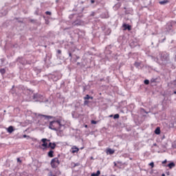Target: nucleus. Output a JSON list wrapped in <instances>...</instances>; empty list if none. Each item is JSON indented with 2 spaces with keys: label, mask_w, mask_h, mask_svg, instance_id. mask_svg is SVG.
Instances as JSON below:
<instances>
[{
  "label": "nucleus",
  "mask_w": 176,
  "mask_h": 176,
  "mask_svg": "<svg viewBox=\"0 0 176 176\" xmlns=\"http://www.w3.org/2000/svg\"><path fill=\"white\" fill-rule=\"evenodd\" d=\"M35 14H36V15H38V11H36Z\"/></svg>",
  "instance_id": "3c124183"
},
{
  "label": "nucleus",
  "mask_w": 176,
  "mask_h": 176,
  "mask_svg": "<svg viewBox=\"0 0 176 176\" xmlns=\"http://www.w3.org/2000/svg\"><path fill=\"white\" fill-rule=\"evenodd\" d=\"M121 7V3H118L116 4V6H113V10L117 11L118 10H119V8Z\"/></svg>",
  "instance_id": "6ab92c4d"
},
{
  "label": "nucleus",
  "mask_w": 176,
  "mask_h": 176,
  "mask_svg": "<svg viewBox=\"0 0 176 176\" xmlns=\"http://www.w3.org/2000/svg\"><path fill=\"white\" fill-rule=\"evenodd\" d=\"M174 94H176V90L174 91Z\"/></svg>",
  "instance_id": "4d7b16f0"
},
{
  "label": "nucleus",
  "mask_w": 176,
  "mask_h": 176,
  "mask_svg": "<svg viewBox=\"0 0 176 176\" xmlns=\"http://www.w3.org/2000/svg\"><path fill=\"white\" fill-rule=\"evenodd\" d=\"M61 78L60 73H55L51 75V79L53 80L54 82H56Z\"/></svg>",
  "instance_id": "0eeeda50"
},
{
  "label": "nucleus",
  "mask_w": 176,
  "mask_h": 176,
  "mask_svg": "<svg viewBox=\"0 0 176 176\" xmlns=\"http://www.w3.org/2000/svg\"><path fill=\"white\" fill-rule=\"evenodd\" d=\"M64 128L65 126L61 124L60 120L50 122V125H48V129L53 130L54 131H61Z\"/></svg>",
  "instance_id": "f257e3e1"
},
{
  "label": "nucleus",
  "mask_w": 176,
  "mask_h": 176,
  "mask_svg": "<svg viewBox=\"0 0 176 176\" xmlns=\"http://www.w3.org/2000/svg\"><path fill=\"white\" fill-rule=\"evenodd\" d=\"M32 99L33 100H34V102H44V103H47V102H49V100L46 99L43 96L38 94H33Z\"/></svg>",
  "instance_id": "20e7f679"
},
{
  "label": "nucleus",
  "mask_w": 176,
  "mask_h": 176,
  "mask_svg": "<svg viewBox=\"0 0 176 176\" xmlns=\"http://www.w3.org/2000/svg\"><path fill=\"white\" fill-rule=\"evenodd\" d=\"M17 62L21 63L23 65H25V61H24V59L23 58H21V57L18 58H17Z\"/></svg>",
  "instance_id": "aec40b11"
},
{
  "label": "nucleus",
  "mask_w": 176,
  "mask_h": 176,
  "mask_svg": "<svg viewBox=\"0 0 176 176\" xmlns=\"http://www.w3.org/2000/svg\"><path fill=\"white\" fill-rule=\"evenodd\" d=\"M80 3H81V4H83V3H84V1H80Z\"/></svg>",
  "instance_id": "864d4df0"
},
{
  "label": "nucleus",
  "mask_w": 176,
  "mask_h": 176,
  "mask_svg": "<svg viewBox=\"0 0 176 176\" xmlns=\"http://www.w3.org/2000/svg\"><path fill=\"white\" fill-rule=\"evenodd\" d=\"M165 40H166V38L164 36L163 38H160L159 40V43H164Z\"/></svg>",
  "instance_id": "c756f323"
},
{
  "label": "nucleus",
  "mask_w": 176,
  "mask_h": 176,
  "mask_svg": "<svg viewBox=\"0 0 176 176\" xmlns=\"http://www.w3.org/2000/svg\"><path fill=\"white\" fill-rule=\"evenodd\" d=\"M120 118V115L118 113H116L113 116V120H118Z\"/></svg>",
  "instance_id": "cd10ccee"
},
{
  "label": "nucleus",
  "mask_w": 176,
  "mask_h": 176,
  "mask_svg": "<svg viewBox=\"0 0 176 176\" xmlns=\"http://www.w3.org/2000/svg\"><path fill=\"white\" fill-rule=\"evenodd\" d=\"M140 112H141L142 113H146V114L149 113V112H147V111H146V110H144V109H143V108L140 109Z\"/></svg>",
  "instance_id": "c85d7f7f"
},
{
  "label": "nucleus",
  "mask_w": 176,
  "mask_h": 176,
  "mask_svg": "<svg viewBox=\"0 0 176 176\" xmlns=\"http://www.w3.org/2000/svg\"><path fill=\"white\" fill-rule=\"evenodd\" d=\"M148 166H151V168H154L155 167V162H150V164H148Z\"/></svg>",
  "instance_id": "72a5a7b5"
},
{
  "label": "nucleus",
  "mask_w": 176,
  "mask_h": 176,
  "mask_svg": "<svg viewBox=\"0 0 176 176\" xmlns=\"http://www.w3.org/2000/svg\"><path fill=\"white\" fill-rule=\"evenodd\" d=\"M14 131H15V129H14L13 126H10L8 129H6V131H8V133L10 134L12 133Z\"/></svg>",
  "instance_id": "4468645a"
},
{
  "label": "nucleus",
  "mask_w": 176,
  "mask_h": 176,
  "mask_svg": "<svg viewBox=\"0 0 176 176\" xmlns=\"http://www.w3.org/2000/svg\"><path fill=\"white\" fill-rule=\"evenodd\" d=\"M153 146H157V143H154V144H153Z\"/></svg>",
  "instance_id": "8fccbe9b"
},
{
  "label": "nucleus",
  "mask_w": 176,
  "mask_h": 176,
  "mask_svg": "<svg viewBox=\"0 0 176 176\" xmlns=\"http://www.w3.org/2000/svg\"><path fill=\"white\" fill-rule=\"evenodd\" d=\"M53 176H55V175H53Z\"/></svg>",
  "instance_id": "e2e57ef3"
},
{
  "label": "nucleus",
  "mask_w": 176,
  "mask_h": 176,
  "mask_svg": "<svg viewBox=\"0 0 176 176\" xmlns=\"http://www.w3.org/2000/svg\"><path fill=\"white\" fill-rule=\"evenodd\" d=\"M76 47H70V48H69L68 55L69 58L77 56L76 54H74V52H76Z\"/></svg>",
  "instance_id": "423d86ee"
},
{
  "label": "nucleus",
  "mask_w": 176,
  "mask_h": 176,
  "mask_svg": "<svg viewBox=\"0 0 176 176\" xmlns=\"http://www.w3.org/2000/svg\"><path fill=\"white\" fill-rule=\"evenodd\" d=\"M41 142H43L42 146L44 147V148H45V149L47 148L49 144H47L46 142H50V140L43 138L42 140H41Z\"/></svg>",
  "instance_id": "6e6552de"
},
{
  "label": "nucleus",
  "mask_w": 176,
  "mask_h": 176,
  "mask_svg": "<svg viewBox=\"0 0 176 176\" xmlns=\"http://www.w3.org/2000/svg\"><path fill=\"white\" fill-rule=\"evenodd\" d=\"M164 32L166 34V35L173 36L175 34V28L171 22H168L165 25V28L164 29Z\"/></svg>",
  "instance_id": "f03ea898"
},
{
  "label": "nucleus",
  "mask_w": 176,
  "mask_h": 176,
  "mask_svg": "<svg viewBox=\"0 0 176 176\" xmlns=\"http://www.w3.org/2000/svg\"><path fill=\"white\" fill-rule=\"evenodd\" d=\"M85 128H87V125H85Z\"/></svg>",
  "instance_id": "bf43d9fd"
},
{
  "label": "nucleus",
  "mask_w": 176,
  "mask_h": 176,
  "mask_svg": "<svg viewBox=\"0 0 176 176\" xmlns=\"http://www.w3.org/2000/svg\"><path fill=\"white\" fill-rule=\"evenodd\" d=\"M23 138H27V140H28L29 138H30V137L29 135H23Z\"/></svg>",
  "instance_id": "58836bf2"
},
{
  "label": "nucleus",
  "mask_w": 176,
  "mask_h": 176,
  "mask_svg": "<svg viewBox=\"0 0 176 176\" xmlns=\"http://www.w3.org/2000/svg\"><path fill=\"white\" fill-rule=\"evenodd\" d=\"M123 28H124V30H128V31H130L131 30H132V28L131 27V25L126 23L123 24Z\"/></svg>",
  "instance_id": "f8f14e48"
},
{
  "label": "nucleus",
  "mask_w": 176,
  "mask_h": 176,
  "mask_svg": "<svg viewBox=\"0 0 176 176\" xmlns=\"http://www.w3.org/2000/svg\"><path fill=\"white\" fill-rule=\"evenodd\" d=\"M124 10H125V14H133V11L132 8L124 7Z\"/></svg>",
  "instance_id": "9d476101"
},
{
  "label": "nucleus",
  "mask_w": 176,
  "mask_h": 176,
  "mask_svg": "<svg viewBox=\"0 0 176 176\" xmlns=\"http://www.w3.org/2000/svg\"><path fill=\"white\" fill-rule=\"evenodd\" d=\"M110 49V45L106 47V50Z\"/></svg>",
  "instance_id": "de8ad7c7"
},
{
  "label": "nucleus",
  "mask_w": 176,
  "mask_h": 176,
  "mask_svg": "<svg viewBox=\"0 0 176 176\" xmlns=\"http://www.w3.org/2000/svg\"><path fill=\"white\" fill-rule=\"evenodd\" d=\"M168 3H169L168 0H163L162 1H159L160 5H166Z\"/></svg>",
  "instance_id": "5701e85b"
},
{
  "label": "nucleus",
  "mask_w": 176,
  "mask_h": 176,
  "mask_svg": "<svg viewBox=\"0 0 176 176\" xmlns=\"http://www.w3.org/2000/svg\"><path fill=\"white\" fill-rule=\"evenodd\" d=\"M79 59H80V56H76L74 57H71L70 58V61L72 62V63H76V61Z\"/></svg>",
  "instance_id": "2eb2a0df"
},
{
  "label": "nucleus",
  "mask_w": 176,
  "mask_h": 176,
  "mask_svg": "<svg viewBox=\"0 0 176 176\" xmlns=\"http://www.w3.org/2000/svg\"><path fill=\"white\" fill-rule=\"evenodd\" d=\"M110 33H111V32H110V31H109V34H106V35H109V34H110Z\"/></svg>",
  "instance_id": "5fc2aeb1"
},
{
  "label": "nucleus",
  "mask_w": 176,
  "mask_h": 176,
  "mask_svg": "<svg viewBox=\"0 0 176 176\" xmlns=\"http://www.w3.org/2000/svg\"><path fill=\"white\" fill-rule=\"evenodd\" d=\"M175 61H176V55H175Z\"/></svg>",
  "instance_id": "6e6d98bb"
},
{
  "label": "nucleus",
  "mask_w": 176,
  "mask_h": 176,
  "mask_svg": "<svg viewBox=\"0 0 176 176\" xmlns=\"http://www.w3.org/2000/svg\"><path fill=\"white\" fill-rule=\"evenodd\" d=\"M6 70L5 68L0 69V74L3 76L4 74H6Z\"/></svg>",
  "instance_id": "b1692460"
},
{
  "label": "nucleus",
  "mask_w": 176,
  "mask_h": 176,
  "mask_svg": "<svg viewBox=\"0 0 176 176\" xmlns=\"http://www.w3.org/2000/svg\"><path fill=\"white\" fill-rule=\"evenodd\" d=\"M95 3H97V1H96L95 0H91V4H94Z\"/></svg>",
  "instance_id": "ea45409f"
},
{
  "label": "nucleus",
  "mask_w": 176,
  "mask_h": 176,
  "mask_svg": "<svg viewBox=\"0 0 176 176\" xmlns=\"http://www.w3.org/2000/svg\"><path fill=\"white\" fill-rule=\"evenodd\" d=\"M56 147V143H54H54H52V142L48 143L47 148L55 149Z\"/></svg>",
  "instance_id": "ddd939ff"
},
{
  "label": "nucleus",
  "mask_w": 176,
  "mask_h": 176,
  "mask_svg": "<svg viewBox=\"0 0 176 176\" xmlns=\"http://www.w3.org/2000/svg\"><path fill=\"white\" fill-rule=\"evenodd\" d=\"M114 165H115V166H116V165H117V164H116V162H114Z\"/></svg>",
  "instance_id": "052dcab7"
},
{
  "label": "nucleus",
  "mask_w": 176,
  "mask_h": 176,
  "mask_svg": "<svg viewBox=\"0 0 176 176\" xmlns=\"http://www.w3.org/2000/svg\"><path fill=\"white\" fill-rule=\"evenodd\" d=\"M38 116L44 118L45 120H51L52 118H53V116H46L44 114H38Z\"/></svg>",
  "instance_id": "9b49d317"
},
{
  "label": "nucleus",
  "mask_w": 176,
  "mask_h": 176,
  "mask_svg": "<svg viewBox=\"0 0 176 176\" xmlns=\"http://www.w3.org/2000/svg\"><path fill=\"white\" fill-rule=\"evenodd\" d=\"M74 113H76V112L75 111H72V115L73 118H74Z\"/></svg>",
  "instance_id": "49530a36"
},
{
  "label": "nucleus",
  "mask_w": 176,
  "mask_h": 176,
  "mask_svg": "<svg viewBox=\"0 0 176 176\" xmlns=\"http://www.w3.org/2000/svg\"><path fill=\"white\" fill-rule=\"evenodd\" d=\"M50 59H51V56H46L45 60V61L46 62V60H49Z\"/></svg>",
  "instance_id": "4c0bfd02"
},
{
  "label": "nucleus",
  "mask_w": 176,
  "mask_h": 176,
  "mask_svg": "<svg viewBox=\"0 0 176 176\" xmlns=\"http://www.w3.org/2000/svg\"><path fill=\"white\" fill-rule=\"evenodd\" d=\"M154 133L157 135H159L160 134H161V129H160V127H157V129L154 130Z\"/></svg>",
  "instance_id": "a211bd4d"
},
{
  "label": "nucleus",
  "mask_w": 176,
  "mask_h": 176,
  "mask_svg": "<svg viewBox=\"0 0 176 176\" xmlns=\"http://www.w3.org/2000/svg\"><path fill=\"white\" fill-rule=\"evenodd\" d=\"M162 176H165V174L164 173H162Z\"/></svg>",
  "instance_id": "603ef678"
},
{
  "label": "nucleus",
  "mask_w": 176,
  "mask_h": 176,
  "mask_svg": "<svg viewBox=\"0 0 176 176\" xmlns=\"http://www.w3.org/2000/svg\"><path fill=\"white\" fill-rule=\"evenodd\" d=\"M47 155L50 158H53L54 157V151H50L48 153H47Z\"/></svg>",
  "instance_id": "4be33fe9"
},
{
  "label": "nucleus",
  "mask_w": 176,
  "mask_h": 176,
  "mask_svg": "<svg viewBox=\"0 0 176 176\" xmlns=\"http://www.w3.org/2000/svg\"><path fill=\"white\" fill-rule=\"evenodd\" d=\"M85 100H89V99H93V97L89 96V94L86 95V96L84 98Z\"/></svg>",
  "instance_id": "7c9ffc66"
},
{
  "label": "nucleus",
  "mask_w": 176,
  "mask_h": 176,
  "mask_svg": "<svg viewBox=\"0 0 176 176\" xmlns=\"http://www.w3.org/2000/svg\"><path fill=\"white\" fill-rule=\"evenodd\" d=\"M102 176H104V175H102Z\"/></svg>",
  "instance_id": "0e129e2a"
},
{
  "label": "nucleus",
  "mask_w": 176,
  "mask_h": 176,
  "mask_svg": "<svg viewBox=\"0 0 176 176\" xmlns=\"http://www.w3.org/2000/svg\"><path fill=\"white\" fill-rule=\"evenodd\" d=\"M57 58H59L58 54H57Z\"/></svg>",
  "instance_id": "680f3d73"
},
{
  "label": "nucleus",
  "mask_w": 176,
  "mask_h": 176,
  "mask_svg": "<svg viewBox=\"0 0 176 176\" xmlns=\"http://www.w3.org/2000/svg\"><path fill=\"white\" fill-rule=\"evenodd\" d=\"M107 153H108L109 155H113L114 153V150L111 149V148H108L107 149Z\"/></svg>",
  "instance_id": "412c9836"
},
{
  "label": "nucleus",
  "mask_w": 176,
  "mask_h": 176,
  "mask_svg": "<svg viewBox=\"0 0 176 176\" xmlns=\"http://www.w3.org/2000/svg\"><path fill=\"white\" fill-rule=\"evenodd\" d=\"M99 175H100V170H97L96 173H91V176H99Z\"/></svg>",
  "instance_id": "393cba45"
},
{
  "label": "nucleus",
  "mask_w": 176,
  "mask_h": 176,
  "mask_svg": "<svg viewBox=\"0 0 176 176\" xmlns=\"http://www.w3.org/2000/svg\"><path fill=\"white\" fill-rule=\"evenodd\" d=\"M89 100H85L84 101V105L87 106L89 104Z\"/></svg>",
  "instance_id": "e433bc0d"
},
{
  "label": "nucleus",
  "mask_w": 176,
  "mask_h": 176,
  "mask_svg": "<svg viewBox=\"0 0 176 176\" xmlns=\"http://www.w3.org/2000/svg\"><path fill=\"white\" fill-rule=\"evenodd\" d=\"M80 25H82V22L79 19H76L72 22V27H78Z\"/></svg>",
  "instance_id": "1a4fd4ad"
},
{
  "label": "nucleus",
  "mask_w": 176,
  "mask_h": 176,
  "mask_svg": "<svg viewBox=\"0 0 176 176\" xmlns=\"http://www.w3.org/2000/svg\"><path fill=\"white\" fill-rule=\"evenodd\" d=\"M71 150H72V153H77L78 152H79V148L76 146H73L72 148H71Z\"/></svg>",
  "instance_id": "dca6fc26"
},
{
  "label": "nucleus",
  "mask_w": 176,
  "mask_h": 176,
  "mask_svg": "<svg viewBox=\"0 0 176 176\" xmlns=\"http://www.w3.org/2000/svg\"><path fill=\"white\" fill-rule=\"evenodd\" d=\"M133 66L136 67V68H139L140 66V63L135 62V63H133Z\"/></svg>",
  "instance_id": "a878e982"
},
{
  "label": "nucleus",
  "mask_w": 176,
  "mask_h": 176,
  "mask_svg": "<svg viewBox=\"0 0 176 176\" xmlns=\"http://www.w3.org/2000/svg\"><path fill=\"white\" fill-rule=\"evenodd\" d=\"M150 82H151V81H149V80L146 79L144 80V84L146 85H149Z\"/></svg>",
  "instance_id": "2f4dec72"
},
{
  "label": "nucleus",
  "mask_w": 176,
  "mask_h": 176,
  "mask_svg": "<svg viewBox=\"0 0 176 176\" xmlns=\"http://www.w3.org/2000/svg\"><path fill=\"white\" fill-rule=\"evenodd\" d=\"M157 78H151V80H150V82L151 83H157Z\"/></svg>",
  "instance_id": "bb28decb"
},
{
  "label": "nucleus",
  "mask_w": 176,
  "mask_h": 176,
  "mask_svg": "<svg viewBox=\"0 0 176 176\" xmlns=\"http://www.w3.org/2000/svg\"><path fill=\"white\" fill-rule=\"evenodd\" d=\"M166 163H167V160H165L163 162H162V164H165Z\"/></svg>",
  "instance_id": "a19ab883"
},
{
  "label": "nucleus",
  "mask_w": 176,
  "mask_h": 176,
  "mask_svg": "<svg viewBox=\"0 0 176 176\" xmlns=\"http://www.w3.org/2000/svg\"><path fill=\"white\" fill-rule=\"evenodd\" d=\"M166 175L170 176V172H166Z\"/></svg>",
  "instance_id": "09e8293b"
},
{
  "label": "nucleus",
  "mask_w": 176,
  "mask_h": 176,
  "mask_svg": "<svg viewBox=\"0 0 176 176\" xmlns=\"http://www.w3.org/2000/svg\"><path fill=\"white\" fill-rule=\"evenodd\" d=\"M129 45L131 46V48L135 47V45H133V43H131V44Z\"/></svg>",
  "instance_id": "c03bdc74"
},
{
  "label": "nucleus",
  "mask_w": 176,
  "mask_h": 176,
  "mask_svg": "<svg viewBox=\"0 0 176 176\" xmlns=\"http://www.w3.org/2000/svg\"><path fill=\"white\" fill-rule=\"evenodd\" d=\"M91 124H97V121H96V120H91Z\"/></svg>",
  "instance_id": "f704fd0d"
},
{
  "label": "nucleus",
  "mask_w": 176,
  "mask_h": 176,
  "mask_svg": "<svg viewBox=\"0 0 176 176\" xmlns=\"http://www.w3.org/2000/svg\"><path fill=\"white\" fill-rule=\"evenodd\" d=\"M57 54H61V50H57Z\"/></svg>",
  "instance_id": "79ce46f5"
},
{
  "label": "nucleus",
  "mask_w": 176,
  "mask_h": 176,
  "mask_svg": "<svg viewBox=\"0 0 176 176\" xmlns=\"http://www.w3.org/2000/svg\"><path fill=\"white\" fill-rule=\"evenodd\" d=\"M17 162L21 164V160L20 158H17Z\"/></svg>",
  "instance_id": "37998d69"
},
{
  "label": "nucleus",
  "mask_w": 176,
  "mask_h": 176,
  "mask_svg": "<svg viewBox=\"0 0 176 176\" xmlns=\"http://www.w3.org/2000/svg\"><path fill=\"white\" fill-rule=\"evenodd\" d=\"M175 163L172 162H169V164L166 165V167L168 168L169 169H172L173 168H175Z\"/></svg>",
  "instance_id": "f3484780"
},
{
  "label": "nucleus",
  "mask_w": 176,
  "mask_h": 176,
  "mask_svg": "<svg viewBox=\"0 0 176 176\" xmlns=\"http://www.w3.org/2000/svg\"><path fill=\"white\" fill-rule=\"evenodd\" d=\"M60 162H59L58 158L57 157L53 158L52 159V161H51V166L53 168H56L60 164Z\"/></svg>",
  "instance_id": "39448f33"
},
{
  "label": "nucleus",
  "mask_w": 176,
  "mask_h": 176,
  "mask_svg": "<svg viewBox=\"0 0 176 176\" xmlns=\"http://www.w3.org/2000/svg\"><path fill=\"white\" fill-rule=\"evenodd\" d=\"M160 58L161 59L162 64L165 65L170 62V54L168 52L160 53Z\"/></svg>",
  "instance_id": "7ed1b4c3"
},
{
  "label": "nucleus",
  "mask_w": 176,
  "mask_h": 176,
  "mask_svg": "<svg viewBox=\"0 0 176 176\" xmlns=\"http://www.w3.org/2000/svg\"><path fill=\"white\" fill-rule=\"evenodd\" d=\"M45 14H46V15L51 16V15H52V12H51L50 11H46V12H45Z\"/></svg>",
  "instance_id": "c9c22d12"
},
{
  "label": "nucleus",
  "mask_w": 176,
  "mask_h": 176,
  "mask_svg": "<svg viewBox=\"0 0 176 176\" xmlns=\"http://www.w3.org/2000/svg\"><path fill=\"white\" fill-rule=\"evenodd\" d=\"M44 19L45 20V24L49 25L50 24L49 19L44 17Z\"/></svg>",
  "instance_id": "473e14b6"
},
{
  "label": "nucleus",
  "mask_w": 176,
  "mask_h": 176,
  "mask_svg": "<svg viewBox=\"0 0 176 176\" xmlns=\"http://www.w3.org/2000/svg\"><path fill=\"white\" fill-rule=\"evenodd\" d=\"M76 65L82 67V64L80 63H79V62L78 63H76Z\"/></svg>",
  "instance_id": "a18cd8bd"
},
{
  "label": "nucleus",
  "mask_w": 176,
  "mask_h": 176,
  "mask_svg": "<svg viewBox=\"0 0 176 176\" xmlns=\"http://www.w3.org/2000/svg\"><path fill=\"white\" fill-rule=\"evenodd\" d=\"M114 116L113 115H111V116H110V118H112V117H113Z\"/></svg>",
  "instance_id": "13d9d810"
}]
</instances>
